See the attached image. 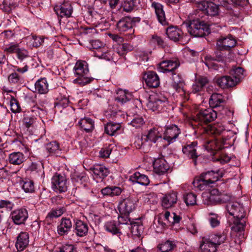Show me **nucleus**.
I'll list each match as a JSON object with an SVG mask.
<instances>
[{"mask_svg":"<svg viewBox=\"0 0 252 252\" xmlns=\"http://www.w3.org/2000/svg\"><path fill=\"white\" fill-rule=\"evenodd\" d=\"M216 111L212 108L201 110L193 119L196 126H200L203 129V132L212 135H220L223 131V128L218 125H207L217 118Z\"/></svg>","mask_w":252,"mask_h":252,"instance_id":"f257e3e1","label":"nucleus"},{"mask_svg":"<svg viewBox=\"0 0 252 252\" xmlns=\"http://www.w3.org/2000/svg\"><path fill=\"white\" fill-rule=\"evenodd\" d=\"M226 209L229 215L235 219L232 230L235 232L243 231L246 226L244 218L246 213L242 205L238 202L231 201L227 203Z\"/></svg>","mask_w":252,"mask_h":252,"instance_id":"f03ea898","label":"nucleus"},{"mask_svg":"<svg viewBox=\"0 0 252 252\" xmlns=\"http://www.w3.org/2000/svg\"><path fill=\"white\" fill-rule=\"evenodd\" d=\"M245 71L241 67L235 69L231 76H223L215 79V82L220 88L226 89L237 85L245 76Z\"/></svg>","mask_w":252,"mask_h":252,"instance_id":"7ed1b4c3","label":"nucleus"},{"mask_svg":"<svg viewBox=\"0 0 252 252\" xmlns=\"http://www.w3.org/2000/svg\"><path fill=\"white\" fill-rule=\"evenodd\" d=\"M189 34L194 37H203L210 32L209 25L198 19L184 22L183 24Z\"/></svg>","mask_w":252,"mask_h":252,"instance_id":"20e7f679","label":"nucleus"},{"mask_svg":"<svg viewBox=\"0 0 252 252\" xmlns=\"http://www.w3.org/2000/svg\"><path fill=\"white\" fill-rule=\"evenodd\" d=\"M227 238L225 231L212 235V237L203 238L200 245V248L202 252H216L217 245L223 243Z\"/></svg>","mask_w":252,"mask_h":252,"instance_id":"39448f33","label":"nucleus"},{"mask_svg":"<svg viewBox=\"0 0 252 252\" xmlns=\"http://www.w3.org/2000/svg\"><path fill=\"white\" fill-rule=\"evenodd\" d=\"M222 175L219 173V171H209L202 173L199 176L196 177L192 182L194 187L199 190H204L205 188L211 184L217 181Z\"/></svg>","mask_w":252,"mask_h":252,"instance_id":"423d86ee","label":"nucleus"},{"mask_svg":"<svg viewBox=\"0 0 252 252\" xmlns=\"http://www.w3.org/2000/svg\"><path fill=\"white\" fill-rule=\"evenodd\" d=\"M220 6L225 7L227 10L231 9V5L226 0H223L220 2L219 5L212 1L205 0L198 2L197 3V7L199 10L202 11L203 13L211 16L218 15Z\"/></svg>","mask_w":252,"mask_h":252,"instance_id":"0eeeda50","label":"nucleus"},{"mask_svg":"<svg viewBox=\"0 0 252 252\" xmlns=\"http://www.w3.org/2000/svg\"><path fill=\"white\" fill-rule=\"evenodd\" d=\"M74 70L75 74L78 75V77L74 80V83L78 84L81 86H84L92 81V78L87 76L89 69L86 62H77L74 67Z\"/></svg>","mask_w":252,"mask_h":252,"instance_id":"6e6552de","label":"nucleus"},{"mask_svg":"<svg viewBox=\"0 0 252 252\" xmlns=\"http://www.w3.org/2000/svg\"><path fill=\"white\" fill-rule=\"evenodd\" d=\"M52 188L57 192H65L67 189L66 177L64 175L56 173L52 178Z\"/></svg>","mask_w":252,"mask_h":252,"instance_id":"1a4fd4ad","label":"nucleus"},{"mask_svg":"<svg viewBox=\"0 0 252 252\" xmlns=\"http://www.w3.org/2000/svg\"><path fill=\"white\" fill-rule=\"evenodd\" d=\"M236 40L230 34L227 36H221L217 41V48L220 51H229L236 46Z\"/></svg>","mask_w":252,"mask_h":252,"instance_id":"9d476101","label":"nucleus"},{"mask_svg":"<svg viewBox=\"0 0 252 252\" xmlns=\"http://www.w3.org/2000/svg\"><path fill=\"white\" fill-rule=\"evenodd\" d=\"M180 65L179 61L177 59L166 60L162 62L159 64L158 70L159 72L163 73L172 72L174 73V70Z\"/></svg>","mask_w":252,"mask_h":252,"instance_id":"9b49d317","label":"nucleus"},{"mask_svg":"<svg viewBox=\"0 0 252 252\" xmlns=\"http://www.w3.org/2000/svg\"><path fill=\"white\" fill-rule=\"evenodd\" d=\"M135 208V203L133 199L127 198L119 203L118 209L121 215H129Z\"/></svg>","mask_w":252,"mask_h":252,"instance_id":"f8f14e48","label":"nucleus"},{"mask_svg":"<svg viewBox=\"0 0 252 252\" xmlns=\"http://www.w3.org/2000/svg\"><path fill=\"white\" fill-rule=\"evenodd\" d=\"M54 9L57 14L61 17H70L73 12V7L69 1H64L60 5L56 6Z\"/></svg>","mask_w":252,"mask_h":252,"instance_id":"ddd939ff","label":"nucleus"},{"mask_svg":"<svg viewBox=\"0 0 252 252\" xmlns=\"http://www.w3.org/2000/svg\"><path fill=\"white\" fill-rule=\"evenodd\" d=\"M181 131L178 127L172 125L167 126L164 133V139L167 141L169 143L173 142L180 134Z\"/></svg>","mask_w":252,"mask_h":252,"instance_id":"4468645a","label":"nucleus"},{"mask_svg":"<svg viewBox=\"0 0 252 252\" xmlns=\"http://www.w3.org/2000/svg\"><path fill=\"white\" fill-rule=\"evenodd\" d=\"M178 201V193L175 191L167 193L162 197L161 205L165 209L174 207Z\"/></svg>","mask_w":252,"mask_h":252,"instance_id":"2eb2a0df","label":"nucleus"},{"mask_svg":"<svg viewBox=\"0 0 252 252\" xmlns=\"http://www.w3.org/2000/svg\"><path fill=\"white\" fill-rule=\"evenodd\" d=\"M11 218L16 224L24 223L28 217V212L25 209H17L11 213Z\"/></svg>","mask_w":252,"mask_h":252,"instance_id":"dca6fc26","label":"nucleus"},{"mask_svg":"<svg viewBox=\"0 0 252 252\" xmlns=\"http://www.w3.org/2000/svg\"><path fill=\"white\" fill-rule=\"evenodd\" d=\"M143 79L147 86L151 88H157L160 84L158 75L154 71H148L143 76Z\"/></svg>","mask_w":252,"mask_h":252,"instance_id":"f3484780","label":"nucleus"},{"mask_svg":"<svg viewBox=\"0 0 252 252\" xmlns=\"http://www.w3.org/2000/svg\"><path fill=\"white\" fill-rule=\"evenodd\" d=\"M29 243V234L26 232H22L17 237L15 246L18 251L21 252L28 246Z\"/></svg>","mask_w":252,"mask_h":252,"instance_id":"a211bd4d","label":"nucleus"},{"mask_svg":"<svg viewBox=\"0 0 252 252\" xmlns=\"http://www.w3.org/2000/svg\"><path fill=\"white\" fill-rule=\"evenodd\" d=\"M153 166L155 172L158 175L165 173L169 169L167 162L163 158L156 159L153 163Z\"/></svg>","mask_w":252,"mask_h":252,"instance_id":"6ab92c4d","label":"nucleus"},{"mask_svg":"<svg viewBox=\"0 0 252 252\" xmlns=\"http://www.w3.org/2000/svg\"><path fill=\"white\" fill-rule=\"evenodd\" d=\"M225 103L224 96L220 94H213L209 100L210 108H216L219 107L223 106Z\"/></svg>","mask_w":252,"mask_h":252,"instance_id":"aec40b11","label":"nucleus"},{"mask_svg":"<svg viewBox=\"0 0 252 252\" xmlns=\"http://www.w3.org/2000/svg\"><path fill=\"white\" fill-rule=\"evenodd\" d=\"M172 80L173 82L172 86L176 91V92L178 93H184L185 91L184 87L185 85V82L181 75L179 74L173 73Z\"/></svg>","mask_w":252,"mask_h":252,"instance_id":"412c9836","label":"nucleus"},{"mask_svg":"<svg viewBox=\"0 0 252 252\" xmlns=\"http://www.w3.org/2000/svg\"><path fill=\"white\" fill-rule=\"evenodd\" d=\"M220 50L217 48V50L215 52V57H212L211 56L207 55L204 57V62L206 65L208 67H214L215 63L213 62L214 61L220 62L223 61V56L221 53Z\"/></svg>","mask_w":252,"mask_h":252,"instance_id":"4be33fe9","label":"nucleus"},{"mask_svg":"<svg viewBox=\"0 0 252 252\" xmlns=\"http://www.w3.org/2000/svg\"><path fill=\"white\" fill-rule=\"evenodd\" d=\"M221 141L220 139L209 141L205 144V148L207 151L214 156L217 152L221 150Z\"/></svg>","mask_w":252,"mask_h":252,"instance_id":"5701e85b","label":"nucleus"},{"mask_svg":"<svg viewBox=\"0 0 252 252\" xmlns=\"http://www.w3.org/2000/svg\"><path fill=\"white\" fill-rule=\"evenodd\" d=\"M166 34L170 40L177 42L183 38V32L177 27H170L166 29Z\"/></svg>","mask_w":252,"mask_h":252,"instance_id":"b1692460","label":"nucleus"},{"mask_svg":"<svg viewBox=\"0 0 252 252\" xmlns=\"http://www.w3.org/2000/svg\"><path fill=\"white\" fill-rule=\"evenodd\" d=\"M134 24V22L130 17H126L117 23V28L119 31L124 32L131 29Z\"/></svg>","mask_w":252,"mask_h":252,"instance_id":"393cba45","label":"nucleus"},{"mask_svg":"<svg viewBox=\"0 0 252 252\" xmlns=\"http://www.w3.org/2000/svg\"><path fill=\"white\" fill-rule=\"evenodd\" d=\"M152 6L155 9V13L159 22L163 25H166L167 22L166 20L165 15L162 5L158 2H154L152 4Z\"/></svg>","mask_w":252,"mask_h":252,"instance_id":"a878e982","label":"nucleus"},{"mask_svg":"<svg viewBox=\"0 0 252 252\" xmlns=\"http://www.w3.org/2000/svg\"><path fill=\"white\" fill-rule=\"evenodd\" d=\"M129 180L133 183H138L143 186H147L150 183L148 177L139 172H136L131 175Z\"/></svg>","mask_w":252,"mask_h":252,"instance_id":"bb28decb","label":"nucleus"},{"mask_svg":"<svg viewBox=\"0 0 252 252\" xmlns=\"http://www.w3.org/2000/svg\"><path fill=\"white\" fill-rule=\"evenodd\" d=\"M72 227V223L69 219L63 218L58 227V233L61 235L66 234Z\"/></svg>","mask_w":252,"mask_h":252,"instance_id":"cd10ccee","label":"nucleus"},{"mask_svg":"<svg viewBox=\"0 0 252 252\" xmlns=\"http://www.w3.org/2000/svg\"><path fill=\"white\" fill-rule=\"evenodd\" d=\"M88 231V226L87 223L78 220L75 224V233L78 236L83 237L87 235Z\"/></svg>","mask_w":252,"mask_h":252,"instance_id":"c85d7f7f","label":"nucleus"},{"mask_svg":"<svg viewBox=\"0 0 252 252\" xmlns=\"http://www.w3.org/2000/svg\"><path fill=\"white\" fill-rule=\"evenodd\" d=\"M166 100L167 99L165 97L163 100L156 98L154 100H150L147 106L148 108L152 111H159Z\"/></svg>","mask_w":252,"mask_h":252,"instance_id":"c756f323","label":"nucleus"},{"mask_svg":"<svg viewBox=\"0 0 252 252\" xmlns=\"http://www.w3.org/2000/svg\"><path fill=\"white\" fill-rule=\"evenodd\" d=\"M91 169L93 171L95 178H99L101 180L107 176L109 173L108 169L101 165H96Z\"/></svg>","mask_w":252,"mask_h":252,"instance_id":"7c9ffc66","label":"nucleus"},{"mask_svg":"<svg viewBox=\"0 0 252 252\" xmlns=\"http://www.w3.org/2000/svg\"><path fill=\"white\" fill-rule=\"evenodd\" d=\"M131 96V94L126 90L119 89L116 93L115 99L118 102L123 104L129 101Z\"/></svg>","mask_w":252,"mask_h":252,"instance_id":"2f4dec72","label":"nucleus"},{"mask_svg":"<svg viewBox=\"0 0 252 252\" xmlns=\"http://www.w3.org/2000/svg\"><path fill=\"white\" fill-rule=\"evenodd\" d=\"M36 91L40 94H45L48 92V84L45 78L39 79L35 84Z\"/></svg>","mask_w":252,"mask_h":252,"instance_id":"473e14b6","label":"nucleus"},{"mask_svg":"<svg viewBox=\"0 0 252 252\" xmlns=\"http://www.w3.org/2000/svg\"><path fill=\"white\" fill-rule=\"evenodd\" d=\"M161 137V134H160L158 130L155 128L151 129L147 135H143L145 141H147V142L148 141H150V142L156 143L158 139Z\"/></svg>","mask_w":252,"mask_h":252,"instance_id":"72a5a7b5","label":"nucleus"},{"mask_svg":"<svg viewBox=\"0 0 252 252\" xmlns=\"http://www.w3.org/2000/svg\"><path fill=\"white\" fill-rule=\"evenodd\" d=\"M25 160V157L21 152H14L9 155V161L10 163L14 165H20Z\"/></svg>","mask_w":252,"mask_h":252,"instance_id":"f704fd0d","label":"nucleus"},{"mask_svg":"<svg viewBox=\"0 0 252 252\" xmlns=\"http://www.w3.org/2000/svg\"><path fill=\"white\" fill-rule=\"evenodd\" d=\"M79 124L80 127L87 132L92 131L94 128V123L90 118L81 119Z\"/></svg>","mask_w":252,"mask_h":252,"instance_id":"c9c22d12","label":"nucleus"},{"mask_svg":"<svg viewBox=\"0 0 252 252\" xmlns=\"http://www.w3.org/2000/svg\"><path fill=\"white\" fill-rule=\"evenodd\" d=\"M176 248V245L174 241L167 240L164 243L159 244L158 249L161 252H170Z\"/></svg>","mask_w":252,"mask_h":252,"instance_id":"e433bc0d","label":"nucleus"},{"mask_svg":"<svg viewBox=\"0 0 252 252\" xmlns=\"http://www.w3.org/2000/svg\"><path fill=\"white\" fill-rule=\"evenodd\" d=\"M233 133L230 131L228 135H223L222 139H220L221 141V149L228 148L233 145L235 138L233 137Z\"/></svg>","mask_w":252,"mask_h":252,"instance_id":"4c0bfd02","label":"nucleus"},{"mask_svg":"<svg viewBox=\"0 0 252 252\" xmlns=\"http://www.w3.org/2000/svg\"><path fill=\"white\" fill-rule=\"evenodd\" d=\"M64 211L65 209L63 207L52 209L46 217L45 221H49L54 218H57L60 217L64 212Z\"/></svg>","mask_w":252,"mask_h":252,"instance_id":"58836bf2","label":"nucleus"},{"mask_svg":"<svg viewBox=\"0 0 252 252\" xmlns=\"http://www.w3.org/2000/svg\"><path fill=\"white\" fill-rule=\"evenodd\" d=\"M133 49V46L129 43L120 44L116 48V52L120 56H122L126 54L127 52L132 51Z\"/></svg>","mask_w":252,"mask_h":252,"instance_id":"ea45409f","label":"nucleus"},{"mask_svg":"<svg viewBox=\"0 0 252 252\" xmlns=\"http://www.w3.org/2000/svg\"><path fill=\"white\" fill-rule=\"evenodd\" d=\"M120 123H108L105 126V131L111 136L114 135L121 128Z\"/></svg>","mask_w":252,"mask_h":252,"instance_id":"a19ab883","label":"nucleus"},{"mask_svg":"<svg viewBox=\"0 0 252 252\" xmlns=\"http://www.w3.org/2000/svg\"><path fill=\"white\" fill-rule=\"evenodd\" d=\"M46 148L47 151L51 154L57 155L61 151L59 144L56 141H53L47 144Z\"/></svg>","mask_w":252,"mask_h":252,"instance_id":"79ce46f5","label":"nucleus"},{"mask_svg":"<svg viewBox=\"0 0 252 252\" xmlns=\"http://www.w3.org/2000/svg\"><path fill=\"white\" fill-rule=\"evenodd\" d=\"M147 141H145L143 135L141 138L138 137L134 143V146L136 149H142L144 153L148 152V149L147 148Z\"/></svg>","mask_w":252,"mask_h":252,"instance_id":"37998d69","label":"nucleus"},{"mask_svg":"<svg viewBox=\"0 0 252 252\" xmlns=\"http://www.w3.org/2000/svg\"><path fill=\"white\" fill-rule=\"evenodd\" d=\"M138 1L139 0H124L122 5L123 10L126 12H131Z\"/></svg>","mask_w":252,"mask_h":252,"instance_id":"c03bdc74","label":"nucleus"},{"mask_svg":"<svg viewBox=\"0 0 252 252\" xmlns=\"http://www.w3.org/2000/svg\"><path fill=\"white\" fill-rule=\"evenodd\" d=\"M90 43L92 48L94 49H100L102 50V52L104 53L108 51V47L105 46L99 40H93L90 41Z\"/></svg>","mask_w":252,"mask_h":252,"instance_id":"a18cd8bd","label":"nucleus"},{"mask_svg":"<svg viewBox=\"0 0 252 252\" xmlns=\"http://www.w3.org/2000/svg\"><path fill=\"white\" fill-rule=\"evenodd\" d=\"M209 199L212 204L220 203V194L218 189H214L211 191Z\"/></svg>","mask_w":252,"mask_h":252,"instance_id":"49530a36","label":"nucleus"},{"mask_svg":"<svg viewBox=\"0 0 252 252\" xmlns=\"http://www.w3.org/2000/svg\"><path fill=\"white\" fill-rule=\"evenodd\" d=\"M22 189L26 192L32 193L34 191V183L32 181L26 180L23 181Z\"/></svg>","mask_w":252,"mask_h":252,"instance_id":"de8ad7c7","label":"nucleus"},{"mask_svg":"<svg viewBox=\"0 0 252 252\" xmlns=\"http://www.w3.org/2000/svg\"><path fill=\"white\" fill-rule=\"evenodd\" d=\"M184 200L187 206H193L196 203V195L192 193H188L184 196Z\"/></svg>","mask_w":252,"mask_h":252,"instance_id":"09e8293b","label":"nucleus"},{"mask_svg":"<svg viewBox=\"0 0 252 252\" xmlns=\"http://www.w3.org/2000/svg\"><path fill=\"white\" fill-rule=\"evenodd\" d=\"M182 151L189 158L192 160L194 164L196 165L197 163L196 159L198 157L196 149H194L191 150H182Z\"/></svg>","mask_w":252,"mask_h":252,"instance_id":"8fccbe9b","label":"nucleus"},{"mask_svg":"<svg viewBox=\"0 0 252 252\" xmlns=\"http://www.w3.org/2000/svg\"><path fill=\"white\" fill-rule=\"evenodd\" d=\"M31 111L35 116H38L39 117H41V116L45 115L46 113L45 107L43 105L41 107L38 105H34L33 107H32Z\"/></svg>","mask_w":252,"mask_h":252,"instance_id":"3c124183","label":"nucleus"},{"mask_svg":"<svg viewBox=\"0 0 252 252\" xmlns=\"http://www.w3.org/2000/svg\"><path fill=\"white\" fill-rule=\"evenodd\" d=\"M106 229L113 234L121 233L120 229L116 226V223L114 221L108 222L105 224Z\"/></svg>","mask_w":252,"mask_h":252,"instance_id":"603ef678","label":"nucleus"},{"mask_svg":"<svg viewBox=\"0 0 252 252\" xmlns=\"http://www.w3.org/2000/svg\"><path fill=\"white\" fill-rule=\"evenodd\" d=\"M210 217L209 218V220L211 226L212 227H215L219 225L220 223V217L216 214L210 213Z\"/></svg>","mask_w":252,"mask_h":252,"instance_id":"864d4df0","label":"nucleus"},{"mask_svg":"<svg viewBox=\"0 0 252 252\" xmlns=\"http://www.w3.org/2000/svg\"><path fill=\"white\" fill-rule=\"evenodd\" d=\"M153 42L156 43L159 47L163 49L168 47L166 42L160 37L157 35H154L152 36Z\"/></svg>","mask_w":252,"mask_h":252,"instance_id":"5fc2aeb1","label":"nucleus"},{"mask_svg":"<svg viewBox=\"0 0 252 252\" xmlns=\"http://www.w3.org/2000/svg\"><path fill=\"white\" fill-rule=\"evenodd\" d=\"M94 55L95 56L99 58L104 59L107 60H110L111 58V51H108L103 53L102 52V50L100 49H96V51L94 52Z\"/></svg>","mask_w":252,"mask_h":252,"instance_id":"6e6d98bb","label":"nucleus"},{"mask_svg":"<svg viewBox=\"0 0 252 252\" xmlns=\"http://www.w3.org/2000/svg\"><path fill=\"white\" fill-rule=\"evenodd\" d=\"M10 102L11 110L13 113H19L21 111V109L20 105L18 101L14 97H11Z\"/></svg>","mask_w":252,"mask_h":252,"instance_id":"4d7b16f0","label":"nucleus"},{"mask_svg":"<svg viewBox=\"0 0 252 252\" xmlns=\"http://www.w3.org/2000/svg\"><path fill=\"white\" fill-rule=\"evenodd\" d=\"M35 120L33 117H32L27 115L24 116L23 119V123L27 128L31 127L34 123Z\"/></svg>","mask_w":252,"mask_h":252,"instance_id":"13d9d810","label":"nucleus"},{"mask_svg":"<svg viewBox=\"0 0 252 252\" xmlns=\"http://www.w3.org/2000/svg\"><path fill=\"white\" fill-rule=\"evenodd\" d=\"M131 125L136 128L140 127L144 124V121L142 117H136L131 122Z\"/></svg>","mask_w":252,"mask_h":252,"instance_id":"bf43d9fd","label":"nucleus"},{"mask_svg":"<svg viewBox=\"0 0 252 252\" xmlns=\"http://www.w3.org/2000/svg\"><path fill=\"white\" fill-rule=\"evenodd\" d=\"M16 54L18 58L21 61L28 57V52L24 49L19 48Z\"/></svg>","mask_w":252,"mask_h":252,"instance_id":"052dcab7","label":"nucleus"},{"mask_svg":"<svg viewBox=\"0 0 252 252\" xmlns=\"http://www.w3.org/2000/svg\"><path fill=\"white\" fill-rule=\"evenodd\" d=\"M43 41V39L40 37L37 36L36 35H33L32 36V44L34 47H37L40 46Z\"/></svg>","mask_w":252,"mask_h":252,"instance_id":"680f3d73","label":"nucleus"},{"mask_svg":"<svg viewBox=\"0 0 252 252\" xmlns=\"http://www.w3.org/2000/svg\"><path fill=\"white\" fill-rule=\"evenodd\" d=\"M13 207V204L7 200H1L0 201V208H6L11 210Z\"/></svg>","mask_w":252,"mask_h":252,"instance_id":"e2e57ef3","label":"nucleus"},{"mask_svg":"<svg viewBox=\"0 0 252 252\" xmlns=\"http://www.w3.org/2000/svg\"><path fill=\"white\" fill-rule=\"evenodd\" d=\"M11 5L6 1H3L2 3L0 4V9L3 11L10 13L11 11Z\"/></svg>","mask_w":252,"mask_h":252,"instance_id":"0e129e2a","label":"nucleus"},{"mask_svg":"<svg viewBox=\"0 0 252 252\" xmlns=\"http://www.w3.org/2000/svg\"><path fill=\"white\" fill-rule=\"evenodd\" d=\"M18 45L17 44H11L8 47L5 48L4 49V51L8 53H16L17 51L19 49Z\"/></svg>","mask_w":252,"mask_h":252,"instance_id":"69168bd1","label":"nucleus"},{"mask_svg":"<svg viewBox=\"0 0 252 252\" xmlns=\"http://www.w3.org/2000/svg\"><path fill=\"white\" fill-rule=\"evenodd\" d=\"M41 165L35 162H32L28 167V170L31 172H38L40 170Z\"/></svg>","mask_w":252,"mask_h":252,"instance_id":"338daca9","label":"nucleus"},{"mask_svg":"<svg viewBox=\"0 0 252 252\" xmlns=\"http://www.w3.org/2000/svg\"><path fill=\"white\" fill-rule=\"evenodd\" d=\"M111 153V149L107 148L105 149H102L100 152V156L101 158H108Z\"/></svg>","mask_w":252,"mask_h":252,"instance_id":"774afa93","label":"nucleus"}]
</instances>
